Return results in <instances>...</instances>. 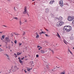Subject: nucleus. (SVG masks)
Returning <instances> with one entry per match:
<instances>
[{
	"instance_id": "a19ab883",
	"label": "nucleus",
	"mask_w": 74,
	"mask_h": 74,
	"mask_svg": "<svg viewBox=\"0 0 74 74\" xmlns=\"http://www.w3.org/2000/svg\"><path fill=\"white\" fill-rule=\"evenodd\" d=\"M56 67H57V68H58V69H59V68H60V67H58L57 66H56Z\"/></svg>"
},
{
	"instance_id": "4be33fe9",
	"label": "nucleus",
	"mask_w": 74,
	"mask_h": 74,
	"mask_svg": "<svg viewBox=\"0 0 74 74\" xmlns=\"http://www.w3.org/2000/svg\"><path fill=\"white\" fill-rule=\"evenodd\" d=\"M45 73V71H42V72H41V74H44Z\"/></svg>"
},
{
	"instance_id": "393cba45",
	"label": "nucleus",
	"mask_w": 74,
	"mask_h": 74,
	"mask_svg": "<svg viewBox=\"0 0 74 74\" xmlns=\"http://www.w3.org/2000/svg\"><path fill=\"white\" fill-rule=\"evenodd\" d=\"M2 37L3 39H4V35H3L2 36Z\"/></svg>"
},
{
	"instance_id": "4d7b16f0",
	"label": "nucleus",
	"mask_w": 74,
	"mask_h": 74,
	"mask_svg": "<svg viewBox=\"0 0 74 74\" xmlns=\"http://www.w3.org/2000/svg\"><path fill=\"white\" fill-rule=\"evenodd\" d=\"M56 58H57V59H59L57 57H56Z\"/></svg>"
},
{
	"instance_id": "c9c22d12",
	"label": "nucleus",
	"mask_w": 74,
	"mask_h": 74,
	"mask_svg": "<svg viewBox=\"0 0 74 74\" xmlns=\"http://www.w3.org/2000/svg\"><path fill=\"white\" fill-rule=\"evenodd\" d=\"M21 24H22V23H21V21H20V25H21Z\"/></svg>"
},
{
	"instance_id": "603ef678",
	"label": "nucleus",
	"mask_w": 74,
	"mask_h": 74,
	"mask_svg": "<svg viewBox=\"0 0 74 74\" xmlns=\"http://www.w3.org/2000/svg\"><path fill=\"white\" fill-rule=\"evenodd\" d=\"M56 68H53V70H55V69H56Z\"/></svg>"
},
{
	"instance_id": "338daca9",
	"label": "nucleus",
	"mask_w": 74,
	"mask_h": 74,
	"mask_svg": "<svg viewBox=\"0 0 74 74\" xmlns=\"http://www.w3.org/2000/svg\"><path fill=\"white\" fill-rule=\"evenodd\" d=\"M0 47H1V45H0Z\"/></svg>"
},
{
	"instance_id": "dca6fc26",
	"label": "nucleus",
	"mask_w": 74,
	"mask_h": 74,
	"mask_svg": "<svg viewBox=\"0 0 74 74\" xmlns=\"http://www.w3.org/2000/svg\"><path fill=\"white\" fill-rule=\"evenodd\" d=\"M13 19H16V20H18V18L16 17H14L13 18Z\"/></svg>"
},
{
	"instance_id": "69168bd1",
	"label": "nucleus",
	"mask_w": 74,
	"mask_h": 74,
	"mask_svg": "<svg viewBox=\"0 0 74 74\" xmlns=\"http://www.w3.org/2000/svg\"><path fill=\"white\" fill-rule=\"evenodd\" d=\"M30 70H32V68H31V69H30Z\"/></svg>"
},
{
	"instance_id": "f8f14e48",
	"label": "nucleus",
	"mask_w": 74,
	"mask_h": 74,
	"mask_svg": "<svg viewBox=\"0 0 74 74\" xmlns=\"http://www.w3.org/2000/svg\"><path fill=\"white\" fill-rule=\"evenodd\" d=\"M53 2H54V1H51L49 2V4H53Z\"/></svg>"
},
{
	"instance_id": "2f4dec72",
	"label": "nucleus",
	"mask_w": 74,
	"mask_h": 74,
	"mask_svg": "<svg viewBox=\"0 0 74 74\" xmlns=\"http://www.w3.org/2000/svg\"><path fill=\"white\" fill-rule=\"evenodd\" d=\"M46 36H47V37H49V36L47 34H45Z\"/></svg>"
},
{
	"instance_id": "de8ad7c7",
	"label": "nucleus",
	"mask_w": 74,
	"mask_h": 74,
	"mask_svg": "<svg viewBox=\"0 0 74 74\" xmlns=\"http://www.w3.org/2000/svg\"><path fill=\"white\" fill-rule=\"evenodd\" d=\"M36 34L37 35H38V34H37V33H36Z\"/></svg>"
},
{
	"instance_id": "4c0bfd02",
	"label": "nucleus",
	"mask_w": 74,
	"mask_h": 74,
	"mask_svg": "<svg viewBox=\"0 0 74 74\" xmlns=\"http://www.w3.org/2000/svg\"><path fill=\"white\" fill-rule=\"evenodd\" d=\"M69 52L70 53H71V54H73L72 52H71V51L70 52Z\"/></svg>"
},
{
	"instance_id": "412c9836",
	"label": "nucleus",
	"mask_w": 74,
	"mask_h": 74,
	"mask_svg": "<svg viewBox=\"0 0 74 74\" xmlns=\"http://www.w3.org/2000/svg\"><path fill=\"white\" fill-rule=\"evenodd\" d=\"M39 35H37L36 36V38H39Z\"/></svg>"
},
{
	"instance_id": "2eb2a0df",
	"label": "nucleus",
	"mask_w": 74,
	"mask_h": 74,
	"mask_svg": "<svg viewBox=\"0 0 74 74\" xmlns=\"http://www.w3.org/2000/svg\"><path fill=\"white\" fill-rule=\"evenodd\" d=\"M59 4H61L63 3V1L62 0H60L59 2Z\"/></svg>"
},
{
	"instance_id": "a18cd8bd",
	"label": "nucleus",
	"mask_w": 74,
	"mask_h": 74,
	"mask_svg": "<svg viewBox=\"0 0 74 74\" xmlns=\"http://www.w3.org/2000/svg\"><path fill=\"white\" fill-rule=\"evenodd\" d=\"M24 71L25 72V73H27V72L26 71V70H24Z\"/></svg>"
},
{
	"instance_id": "20e7f679",
	"label": "nucleus",
	"mask_w": 74,
	"mask_h": 74,
	"mask_svg": "<svg viewBox=\"0 0 74 74\" xmlns=\"http://www.w3.org/2000/svg\"><path fill=\"white\" fill-rule=\"evenodd\" d=\"M24 10L25 11L23 12V14H27V15H28V16H29V14H28V13H27V12H26V11L27 10V7H26V6L25 7Z\"/></svg>"
},
{
	"instance_id": "79ce46f5",
	"label": "nucleus",
	"mask_w": 74,
	"mask_h": 74,
	"mask_svg": "<svg viewBox=\"0 0 74 74\" xmlns=\"http://www.w3.org/2000/svg\"><path fill=\"white\" fill-rule=\"evenodd\" d=\"M31 63H32V64H33V61H32V62H31Z\"/></svg>"
},
{
	"instance_id": "58836bf2",
	"label": "nucleus",
	"mask_w": 74,
	"mask_h": 74,
	"mask_svg": "<svg viewBox=\"0 0 74 74\" xmlns=\"http://www.w3.org/2000/svg\"><path fill=\"white\" fill-rule=\"evenodd\" d=\"M46 30H47V32H48V31H49V30L48 29H46Z\"/></svg>"
},
{
	"instance_id": "8fccbe9b",
	"label": "nucleus",
	"mask_w": 74,
	"mask_h": 74,
	"mask_svg": "<svg viewBox=\"0 0 74 74\" xmlns=\"http://www.w3.org/2000/svg\"><path fill=\"white\" fill-rule=\"evenodd\" d=\"M64 43H65V44H67V43H66V42H65L64 41Z\"/></svg>"
},
{
	"instance_id": "6e6d98bb",
	"label": "nucleus",
	"mask_w": 74,
	"mask_h": 74,
	"mask_svg": "<svg viewBox=\"0 0 74 74\" xmlns=\"http://www.w3.org/2000/svg\"><path fill=\"white\" fill-rule=\"evenodd\" d=\"M32 1H35V0H32Z\"/></svg>"
},
{
	"instance_id": "7ed1b4c3",
	"label": "nucleus",
	"mask_w": 74,
	"mask_h": 74,
	"mask_svg": "<svg viewBox=\"0 0 74 74\" xmlns=\"http://www.w3.org/2000/svg\"><path fill=\"white\" fill-rule=\"evenodd\" d=\"M18 68H17V66H12V69H11L14 72V71H15L16 70H18Z\"/></svg>"
},
{
	"instance_id": "5fc2aeb1",
	"label": "nucleus",
	"mask_w": 74,
	"mask_h": 74,
	"mask_svg": "<svg viewBox=\"0 0 74 74\" xmlns=\"http://www.w3.org/2000/svg\"><path fill=\"white\" fill-rule=\"evenodd\" d=\"M40 49H41V48H39L38 50H40Z\"/></svg>"
},
{
	"instance_id": "f03ea898",
	"label": "nucleus",
	"mask_w": 74,
	"mask_h": 74,
	"mask_svg": "<svg viewBox=\"0 0 74 74\" xmlns=\"http://www.w3.org/2000/svg\"><path fill=\"white\" fill-rule=\"evenodd\" d=\"M67 19L69 21H72L73 19H74V16H69Z\"/></svg>"
},
{
	"instance_id": "c756f323",
	"label": "nucleus",
	"mask_w": 74,
	"mask_h": 74,
	"mask_svg": "<svg viewBox=\"0 0 74 74\" xmlns=\"http://www.w3.org/2000/svg\"><path fill=\"white\" fill-rule=\"evenodd\" d=\"M2 51H4L3 50H2L0 48V52H1Z\"/></svg>"
},
{
	"instance_id": "13d9d810",
	"label": "nucleus",
	"mask_w": 74,
	"mask_h": 74,
	"mask_svg": "<svg viewBox=\"0 0 74 74\" xmlns=\"http://www.w3.org/2000/svg\"><path fill=\"white\" fill-rule=\"evenodd\" d=\"M23 58H22L21 59V60H23Z\"/></svg>"
},
{
	"instance_id": "680f3d73",
	"label": "nucleus",
	"mask_w": 74,
	"mask_h": 74,
	"mask_svg": "<svg viewBox=\"0 0 74 74\" xmlns=\"http://www.w3.org/2000/svg\"><path fill=\"white\" fill-rule=\"evenodd\" d=\"M23 59H25V57H23Z\"/></svg>"
},
{
	"instance_id": "864d4df0",
	"label": "nucleus",
	"mask_w": 74,
	"mask_h": 74,
	"mask_svg": "<svg viewBox=\"0 0 74 74\" xmlns=\"http://www.w3.org/2000/svg\"><path fill=\"white\" fill-rule=\"evenodd\" d=\"M3 33V32H0V33Z\"/></svg>"
},
{
	"instance_id": "ddd939ff",
	"label": "nucleus",
	"mask_w": 74,
	"mask_h": 74,
	"mask_svg": "<svg viewBox=\"0 0 74 74\" xmlns=\"http://www.w3.org/2000/svg\"><path fill=\"white\" fill-rule=\"evenodd\" d=\"M45 32H40V33H39V34H40V35L41 34H45Z\"/></svg>"
},
{
	"instance_id": "3c124183",
	"label": "nucleus",
	"mask_w": 74,
	"mask_h": 74,
	"mask_svg": "<svg viewBox=\"0 0 74 74\" xmlns=\"http://www.w3.org/2000/svg\"><path fill=\"white\" fill-rule=\"evenodd\" d=\"M14 10L16 11V10H15V7L14 8Z\"/></svg>"
},
{
	"instance_id": "c85d7f7f",
	"label": "nucleus",
	"mask_w": 74,
	"mask_h": 74,
	"mask_svg": "<svg viewBox=\"0 0 74 74\" xmlns=\"http://www.w3.org/2000/svg\"><path fill=\"white\" fill-rule=\"evenodd\" d=\"M37 47H38V48H40L41 49L42 48V47H40L39 46H38Z\"/></svg>"
},
{
	"instance_id": "1a4fd4ad",
	"label": "nucleus",
	"mask_w": 74,
	"mask_h": 74,
	"mask_svg": "<svg viewBox=\"0 0 74 74\" xmlns=\"http://www.w3.org/2000/svg\"><path fill=\"white\" fill-rule=\"evenodd\" d=\"M56 26L57 27H59V26H60V25L59 24V21L56 23Z\"/></svg>"
},
{
	"instance_id": "7c9ffc66",
	"label": "nucleus",
	"mask_w": 74,
	"mask_h": 74,
	"mask_svg": "<svg viewBox=\"0 0 74 74\" xmlns=\"http://www.w3.org/2000/svg\"><path fill=\"white\" fill-rule=\"evenodd\" d=\"M17 42V41L15 40V41H14V43H15V44H16Z\"/></svg>"
},
{
	"instance_id": "0eeeda50",
	"label": "nucleus",
	"mask_w": 74,
	"mask_h": 74,
	"mask_svg": "<svg viewBox=\"0 0 74 74\" xmlns=\"http://www.w3.org/2000/svg\"><path fill=\"white\" fill-rule=\"evenodd\" d=\"M59 23L60 26H61L63 24V22L62 21H59Z\"/></svg>"
},
{
	"instance_id": "f704fd0d",
	"label": "nucleus",
	"mask_w": 74,
	"mask_h": 74,
	"mask_svg": "<svg viewBox=\"0 0 74 74\" xmlns=\"http://www.w3.org/2000/svg\"><path fill=\"white\" fill-rule=\"evenodd\" d=\"M19 45H22V43H19Z\"/></svg>"
},
{
	"instance_id": "39448f33",
	"label": "nucleus",
	"mask_w": 74,
	"mask_h": 74,
	"mask_svg": "<svg viewBox=\"0 0 74 74\" xmlns=\"http://www.w3.org/2000/svg\"><path fill=\"white\" fill-rule=\"evenodd\" d=\"M55 19H58V21H62V19H63V18L61 16H60L59 17V18L58 19V18H55Z\"/></svg>"
},
{
	"instance_id": "37998d69",
	"label": "nucleus",
	"mask_w": 74,
	"mask_h": 74,
	"mask_svg": "<svg viewBox=\"0 0 74 74\" xmlns=\"http://www.w3.org/2000/svg\"><path fill=\"white\" fill-rule=\"evenodd\" d=\"M68 51H69V52H70L71 51L70 50V49H68Z\"/></svg>"
},
{
	"instance_id": "cd10ccee",
	"label": "nucleus",
	"mask_w": 74,
	"mask_h": 74,
	"mask_svg": "<svg viewBox=\"0 0 74 74\" xmlns=\"http://www.w3.org/2000/svg\"><path fill=\"white\" fill-rule=\"evenodd\" d=\"M21 53H22V52L21 51H20V53H19V55H21Z\"/></svg>"
},
{
	"instance_id": "9b49d317",
	"label": "nucleus",
	"mask_w": 74,
	"mask_h": 74,
	"mask_svg": "<svg viewBox=\"0 0 74 74\" xmlns=\"http://www.w3.org/2000/svg\"><path fill=\"white\" fill-rule=\"evenodd\" d=\"M5 55L7 56V58L8 59H10V57L7 54H6Z\"/></svg>"
},
{
	"instance_id": "f3484780",
	"label": "nucleus",
	"mask_w": 74,
	"mask_h": 74,
	"mask_svg": "<svg viewBox=\"0 0 74 74\" xmlns=\"http://www.w3.org/2000/svg\"><path fill=\"white\" fill-rule=\"evenodd\" d=\"M57 36L59 38H60V35H59V34H58V33H57Z\"/></svg>"
},
{
	"instance_id": "774afa93",
	"label": "nucleus",
	"mask_w": 74,
	"mask_h": 74,
	"mask_svg": "<svg viewBox=\"0 0 74 74\" xmlns=\"http://www.w3.org/2000/svg\"><path fill=\"white\" fill-rule=\"evenodd\" d=\"M73 49H74V47H73Z\"/></svg>"
},
{
	"instance_id": "49530a36",
	"label": "nucleus",
	"mask_w": 74,
	"mask_h": 74,
	"mask_svg": "<svg viewBox=\"0 0 74 74\" xmlns=\"http://www.w3.org/2000/svg\"><path fill=\"white\" fill-rule=\"evenodd\" d=\"M17 55H18V56L19 55V53H17Z\"/></svg>"
},
{
	"instance_id": "5701e85b",
	"label": "nucleus",
	"mask_w": 74,
	"mask_h": 74,
	"mask_svg": "<svg viewBox=\"0 0 74 74\" xmlns=\"http://www.w3.org/2000/svg\"><path fill=\"white\" fill-rule=\"evenodd\" d=\"M27 70L28 71H30V69L29 68H27Z\"/></svg>"
},
{
	"instance_id": "473e14b6",
	"label": "nucleus",
	"mask_w": 74,
	"mask_h": 74,
	"mask_svg": "<svg viewBox=\"0 0 74 74\" xmlns=\"http://www.w3.org/2000/svg\"><path fill=\"white\" fill-rule=\"evenodd\" d=\"M23 36H24V35H25V32H24L23 33Z\"/></svg>"
},
{
	"instance_id": "e433bc0d",
	"label": "nucleus",
	"mask_w": 74,
	"mask_h": 74,
	"mask_svg": "<svg viewBox=\"0 0 74 74\" xmlns=\"http://www.w3.org/2000/svg\"><path fill=\"white\" fill-rule=\"evenodd\" d=\"M10 46H8V49H10Z\"/></svg>"
},
{
	"instance_id": "b1692460",
	"label": "nucleus",
	"mask_w": 74,
	"mask_h": 74,
	"mask_svg": "<svg viewBox=\"0 0 74 74\" xmlns=\"http://www.w3.org/2000/svg\"><path fill=\"white\" fill-rule=\"evenodd\" d=\"M19 62L20 63H23V62L22 61V60H19Z\"/></svg>"
},
{
	"instance_id": "c03bdc74",
	"label": "nucleus",
	"mask_w": 74,
	"mask_h": 74,
	"mask_svg": "<svg viewBox=\"0 0 74 74\" xmlns=\"http://www.w3.org/2000/svg\"><path fill=\"white\" fill-rule=\"evenodd\" d=\"M3 26H4V27H7V26H5V25H3Z\"/></svg>"
},
{
	"instance_id": "0e129e2a",
	"label": "nucleus",
	"mask_w": 74,
	"mask_h": 74,
	"mask_svg": "<svg viewBox=\"0 0 74 74\" xmlns=\"http://www.w3.org/2000/svg\"><path fill=\"white\" fill-rule=\"evenodd\" d=\"M45 52H47V51H45Z\"/></svg>"
},
{
	"instance_id": "09e8293b",
	"label": "nucleus",
	"mask_w": 74,
	"mask_h": 74,
	"mask_svg": "<svg viewBox=\"0 0 74 74\" xmlns=\"http://www.w3.org/2000/svg\"><path fill=\"white\" fill-rule=\"evenodd\" d=\"M49 49V50H50V51H52V50H51V49L50 48Z\"/></svg>"
},
{
	"instance_id": "ea45409f",
	"label": "nucleus",
	"mask_w": 74,
	"mask_h": 74,
	"mask_svg": "<svg viewBox=\"0 0 74 74\" xmlns=\"http://www.w3.org/2000/svg\"><path fill=\"white\" fill-rule=\"evenodd\" d=\"M51 51H52V52H53V53H54V51L53 50H51Z\"/></svg>"
},
{
	"instance_id": "bb28decb",
	"label": "nucleus",
	"mask_w": 74,
	"mask_h": 74,
	"mask_svg": "<svg viewBox=\"0 0 74 74\" xmlns=\"http://www.w3.org/2000/svg\"><path fill=\"white\" fill-rule=\"evenodd\" d=\"M46 67H47V69H49V66L48 65H46Z\"/></svg>"
},
{
	"instance_id": "6ab92c4d",
	"label": "nucleus",
	"mask_w": 74,
	"mask_h": 74,
	"mask_svg": "<svg viewBox=\"0 0 74 74\" xmlns=\"http://www.w3.org/2000/svg\"><path fill=\"white\" fill-rule=\"evenodd\" d=\"M14 55L15 58H17V55H16V53H14Z\"/></svg>"
},
{
	"instance_id": "a878e982",
	"label": "nucleus",
	"mask_w": 74,
	"mask_h": 74,
	"mask_svg": "<svg viewBox=\"0 0 74 74\" xmlns=\"http://www.w3.org/2000/svg\"><path fill=\"white\" fill-rule=\"evenodd\" d=\"M25 22H27V20H26V19H25Z\"/></svg>"
},
{
	"instance_id": "bf43d9fd",
	"label": "nucleus",
	"mask_w": 74,
	"mask_h": 74,
	"mask_svg": "<svg viewBox=\"0 0 74 74\" xmlns=\"http://www.w3.org/2000/svg\"><path fill=\"white\" fill-rule=\"evenodd\" d=\"M1 40H3V39L2 38H1Z\"/></svg>"
},
{
	"instance_id": "423d86ee",
	"label": "nucleus",
	"mask_w": 74,
	"mask_h": 74,
	"mask_svg": "<svg viewBox=\"0 0 74 74\" xmlns=\"http://www.w3.org/2000/svg\"><path fill=\"white\" fill-rule=\"evenodd\" d=\"M7 42H10L11 40H10V38L8 37H6L5 38Z\"/></svg>"
},
{
	"instance_id": "052dcab7",
	"label": "nucleus",
	"mask_w": 74,
	"mask_h": 74,
	"mask_svg": "<svg viewBox=\"0 0 74 74\" xmlns=\"http://www.w3.org/2000/svg\"><path fill=\"white\" fill-rule=\"evenodd\" d=\"M5 43H6V44H7V42H5Z\"/></svg>"
},
{
	"instance_id": "e2e57ef3",
	"label": "nucleus",
	"mask_w": 74,
	"mask_h": 74,
	"mask_svg": "<svg viewBox=\"0 0 74 74\" xmlns=\"http://www.w3.org/2000/svg\"><path fill=\"white\" fill-rule=\"evenodd\" d=\"M6 48H7V46H6Z\"/></svg>"
},
{
	"instance_id": "aec40b11",
	"label": "nucleus",
	"mask_w": 74,
	"mask_h": 74,
	"mask_svg": "<svg viewBox=\"0 0 74 74\" xmlns=\"http://www.w3.org/2000/svg\"><path fill=\"white\" fill-rule=\"evenodd\" d=\"M60 5L61 7H63V3H60Z\"/></svg>"
},
{
	"instance_id": "a211bd4d",
	"label": "nucleus",
	"mask_w": 74,
	"mask_h": 74,
	"mask_svg": "<svg viewBox=\"0 0 74 74\" xmlns=\"http://www.w3.org/2000/svg\"><path fill=\"white\" fill-rule=\"evenodd\" d=\"M60 74H65V71H64L63 72H61Z\"/></svg>"
},
{
	"instance_id": "6e6552de",
	"label": "nucleus",
	"mask_w": 74,
	"mask_h": 74,
	"mask_svg": "<svg viewBox=\"0 0 74 74\" xmlns=\"http://www.w3.org/2000/svg\"><path fill=\"white\" fill-rule=\"evenodd\" d=\"M45 10V12H46V13H48V12L49 11V9L48 8H46Z\"/></svg>"
},
{
	"instance_id": "9d476101",
	"label": "nucleus",
	"mask_w": 74,
	"mask_h": 74,
	"mask_svg": "<svg viewBox=\"0 0 74 74\" xmlns=\"http://www.w3.org/2000/svg\"><path fill=\"white\" fill-rule=\"evenodd\" d=\"M40 51L42 53H45V51L43 50H40Z\"/></svg>"
},
{
	"instance_id": "4468645a",
	"label": "nucleus",
	"mask_w": 74,
	"mask_h": 74,
	"mask_svg": "<svg viewBox=\"0 0 74 74\" xmlns=\"http://www.w3.org/2000/svg\"><path fill=\"white\" fill-rule=\"evenodd\" d=\"M50 71H51V73H55V71L53 69L51 70Z\"/></svg>"
},
{
	"instance_id": "72a5a7b5",
	"label": "nucleus",
	"mask_w": 74,
	"mask_h": 74,
	"mask_svg": "<svg viewBox=\"0 0 74 74\" xmlns=\"http://www.w3.org/2000/svg\"><path fill=\"white\" fill-rule=\"evenodd\" d=\"M38 56H39L38 55H36V58H38Z\"/></svg>"
},
{
	"instance_id": "f257e3e1",
	"label": "nucleus",
	"mask_w": 74,
	"mask_h": 74,
	"mask_svg": "<svg viewBox=\"0 0 74 74\" xmlns=\"http://www.w3.org/2000/svg\"><path fill=\"white\" fill-rule=\"evenodd\" d=\"M63 30L64 31L66 30L67 32H69L70 30H71V27L70 26H65L63 29Z\"/></svg>"
}]
</instances>
